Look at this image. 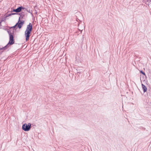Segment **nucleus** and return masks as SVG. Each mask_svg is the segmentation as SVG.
<instances>
[{
    "mask_svg": "<svg viewBox=\"0 0 151 151\" xmlns=\"http://www.w3.org/2000/svg\"><path fill=\"white\" fill-rule=\"evenodd\" d=\"M31 32V31L26 30L25 32V35L26 37V41L29 40Z\"/></svg>",
    "mask_w": 151,
    "mask_h": 151,
    "instance_id": "3",
    "label": "nucleus"
},
{
    "mask_svg": "<svg viewBox=\"0 0 151 151\" xmlns=\"http://www.w3.org/2000/svg\"><path fill=\"white\" fill-rule=\"evenodd\" d=\"M11 11L12 12H15L17 13V11L16 9H13V10H12Z\"/></svg>",
    "mask_w": 151,
    "mask_h": 151,
    "instance_id": "15",
    "label": "nucleus"
},
{
    "mask_svg": "<svg viewBox=\"0 0 151 151\" xmlns=\"http://www.w3.org/2000/svg\"><path fill=\"white\" fill-rule=\"evenodd\" d=\"M2 49H3V48H2ZM1 49H2V48H1Z\"/></svg>",
    "mask_w": 151,
    "mask_h": 151,
    "instance_id": "17",
    "label": "nucleus"
},
{
    "mask_svg": "<svg viewBox=\"0 0 151 151\" xmlns=\"http://www.w3.org/2000/svg\"><path fill=\"white\" fill-rule=\"evenodd\" d=\"M79 27L80 28V29H79V30H80L81 32H82V31L83 30V29L85 28V27L84 26H83V25H82V27L81 28L80 27V26L79 25Z\"/></svg>",
    "mask_w": 151,
    "mask_h": 151,
    "instance_id": "9",
    "label": "nucleus"
},
{
    "mask_svg": "<svg viewBox=\"0 0 151 151\" xmlns=\"http://www.w3.org/2000/svg\"><path fill=\"white\" fill-rule=\"evenodd\" d=\"M142 88L144 92H145L147 91V88L143 84H142Z\"/></svg>",
    "mask_w": 151,
    "mask_h": 151,
    "instance_id": "7",
    "label": "nucleus"
},
{
    "mask_svg": "<svg viewBox=\"0 0 151 151\" xmlns=\"http://www.w3.org/2000/svg\"><path fill=\"white\" fill-rule=\"evenodd\" d=\"M11 15H12V13H10V14H6V17H8L9 16H11Z\"/></svg>",
    "mask_w": 151,
    "mask_h": 151,
    "instance_id": "11",
    "label": "nucleus"
},
{
    "mask_svg": "<svg viewBox=\"0 0 151 151\" xmlns=\"http://www.w3.org/2000/svg\"><path fill=\"white\" fill-rule=\"evenodd\" d=\"M12 15L17 14L16 13H11Z\"/></svg>",
    "mask_w": 151,
    "mask_h": 151,
    "instance_id": "16",
    "label": "nucleus"
},
{
    "mask_svg": "<svg viewBox=\"0 0 151 151\" xmlns=\"http://www.w3.org/2000/svg\"><path fill=\"white\" fill-rule=\"evenodd\" d=\"M27 12L30 13L31 14H32V13L31 12L32 11H30V10L29 9V10L28 9H27Z\"/></svg>",
    "mask_w": 151,
    "mask_h": 151,
    "instance_id": "12",
    "label": "nucleus"
},
{
    "mask_svg": "<svg viewBox=\"0 0 151 151\" xmlns=\"http://www.w3.org/2000/svg\"><path fill=\"white\" fill-rule=\"evenodd\" d=\"M25 9V8L22 6H21L18 7L16 9L17 11V13L20 12L22 9Z\"/></svg>",
    "mask_w": 151,
    "mask_h": 151,
    "instance_id": "6",
    "label": "nucleus"
},
{
    "mask_svg": "<svg viewBox=\"0 0 151 151\" xmlns=\"http://www.w3.org/2000/svg\"><path fill=\"white\" fill-rule=\"evenodd\" d=\"M32 25L31 23H29V24L27 25V27L26 29V30L32 31Z\"/></svg>",
    "mask_w": 151,
    "mask_h": 151,
    "instance_id": "5",
    "label": "nucleus"
},
{
    "mask_svg": "<svg viewBox=\"0 0 151 151\" xmlns=\"http://www.w3.org/2000/svg\"><path fill=\"white\" fill-rule=\"evenodd\" d=\"M140 73H142V74H143V75H144L145 76H146V75H145V73L144 72H143V71H142V70H141L140 71Z\"/></svg>",
    "mask_w": 151,
    "mask_h": 151,
    "instance_id": "13",
    "label": "nucleus"
},
{
    "mask_svg": "<svg viewBox=\"0 0 151 151\" xmlns=\"http://www.w3.org/2000/svg\"><path fill=\"white\" fill-rule=\"evenodd\" d=\"M8 32L9 35V40L8 44L3 47L4 49H6L9 47L10 45H12L14 43V37L12 33L8 31Z\"/></svg>",
    "mask_w": 151,
    "mask_h": 151,
    "instance_id": "1",
    "label": "nucleus"
},
{
    "mask_svg": "<svg viewBox=\"0 0 151 151\" xmlns=\"http://www.w3.org/2000/svg\"><path fill=\"white\" fill-rule=\"evenodd\" d=\"M17 26V24L14 26L13 27H10V29H12V28H15Z\"/></svg>",
    "mask_w": 151,
    "mask_h": 151,
    "instance_id": "10",
    "label": "nucleus"
},
{
    "mask_svg": "<svg viewBox=\"0 0 151 151\" xmlns=\"http://www.w3.org/2000/svg\"><path fill=\"white\" fill-rule=\"evenodd\" d=\"M145 1H146V4L149 6L151 5V0H145Z\"/></svg>",
    "mask_w": 151,
    "mask_h": 151,
    "instance_id": "8",
    "label": "nucleus"
},
{
    "mask_svg": "<svg viewBox=\"0 0 151 151\" xmlns=\"http://www.w3.org/2000/svg\"><path fill=\"white\" fill-rule=\"evenodd\" d=\"M31 124L30 123H29L28 124H25L23 125L22 126V129L25 131H28L31 129Z\"/></svg>",
    "mask_w": 151,
    "mask_h": 151,
    "instance_id": "2",
    "label": "nucleus"
},
{
    "mask_svg": "<svg viewBox=\"0 0 151 151\" xmlns=\"http://www.w3.org/2000/svg\"><path fill=\"white\" fill-rule=\"evenodd\" d=\"M19 14L20 15V17H21L22 18L24 16V15L22 13H20Z\"/></svg>",
    "mask_w": 151,
    "mask_h": 151,
    "instance_id": "14",
    "label": "nucleus"
},
{
    "mask_svg": "<svg viewBox=\"0 0 151 151\" xmlns=\"http://www.w3.org/2000/svg\"><path fill=\"white\" fill-rule=\"evenodd\" d=\"M20 17H19V21L17 23V25L19 29L22 27L24 22V21H20Z\"/></svg>",
    "mask_w": 151,
    "mask_h": 151,
    "instance_id": "4",
    "label": "nucleus"
}]
</instances>
